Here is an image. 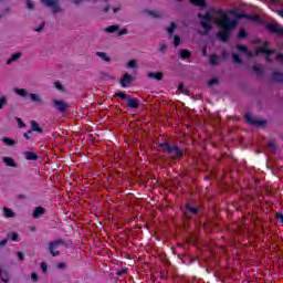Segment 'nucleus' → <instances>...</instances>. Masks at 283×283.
Returning a JSON list of instances; mask_svg holds the SVG:
<instances>
[{"mask_svg":"<svg viewBox=\"0 0 283 283\" xmlns=\"http://www.w3.org/2000/svg\"><path fill=\"white\" fill-rule=\"evenodd\" d=\"M55 87H56V90H59L60 92H65V87H63L60 82H55Z\"/></svg>","mask_w":283,"mask_h":283,"instance_id":"a18cd8bd","label":"nucleus"},{"mask_svg":"<svg viewBox=\"0 0 283 283\" xmlns=\"http://www.w3.org/2000/svg\"><path fill=\"white\" fill-rule=\"evenodd\" d=\"M127 107H129V109H138L140 107V99L138 98H127Z\"/></svg>","mask_w":283,"mask_h":283,"instance_id":"f8f14e48","label":"nucleus"},{"mask_svg":"<svg viewBox=\"0 0 283 283\" xmlns=\"http://www.w3.org/2000/svg\"><path fill=\"white\" fill-rule=\"evenodd\" d=\"M210 65H220V59L216 54L210 55Z\"/></svg>","mask_w":283,"mask_h":283,"instance_id":"bb28decb","label":"nucleus"},{"mask_svg":"<svg viewBox=\"0 0 283 283\" xmlns=\"http://www.w3.org/2000/svg\"><path fill=\"white\" fill-rule=\"evenodd\" d=\"M4 105H8V97L7 96L0 97V109H3Z\"/></svg>","mask_w":283,"mask_h":283,"instance_id":"e433bc0d","label":"nucleus"},{"mask_svg":"<svg viewBox=\"0 0 283 283\" xmlns=\"http://www.w3.org/2000/svg\"><path fill=\"white\" fill-rule=\"evenodd\" d=\"M40 266H41L43 273H48V263L41 262Z\"/></svg>","mask_w":283,"mask_h":283,"instance_id":"79ce46f5","label":"nucleus"},{"mask_svg":"<svg viewBox=\"0 0 283 283\" xmlns=\"http://www.w3.org/2000/svg\"><path fill=\"white\" fill-rule=\"evenodd\" d=\"M14 93L18 94V96H22V98H30V93H28L25 88H14Z\"/></svg>","mask_w":283,"mask_h":283,"instance_id":"a211bd4d","label":"nucleus"},{"mask_svg":"<svg viewBox=\"0 0 283 283\" xmlns=\"http://www.w3.org/2000/svg\"><path fill=\"white\" fill-rule=\"evenodd\" d=\"M19 127H25V123L20 117L17 118Z\"/></svg>","mask_w":283,"mask_h":283,"instance_id":"8fccbe9b","label":"nucleus"},{"mask_svg":"<svg viewBox=\"0 0 283 283\" xmlns=\"http://www.w3.org/2000/svg\"><path fill=\"white\" fill-rule=\"evenodd\" d=\"M24 156L27 160H39V155L34 151H24Z\"/></svg>","mask_w":283,"mask_h":283,"instance_id":"aec40b11","label":"nucleus"},{"mask_svg":"<svg viewBox=\"0 0 283 283\" xmlns=\"http://www.w3.org/2000/svg\"><path fill=\"white\" fill-rule=\"evenodd\" d=\"M158 52H167V44H159Z\"/></svg>","mask_w":283,"mask_h":283,"instance_id":"49530a36","label":"nucleus"},{"mask_svg":"<svg viewBox=\"0 0 283 283\" xmlns=\"http://www.w3.org/2000/svg\"><path fill=\"white\" fill-rule=\"evenodd\" d=\"M232 61L235 65H242V59L238 53H232Z\"/></svg>","mask_w":283,"mask_h":283,"instance_id":"c756f323","label":"nucleus"},{"mask_svg":"<svg viewBox=\"0 0 283 283\" xmlns=\"http://www.w3.org/2000/svg\"><path fill=\"white\" fill-rule=\"evenodd\" d=\"M272 3H274V6H282V3L280 1L282 0H271Z\"/></svg>","mask_w":283,"mask_h":283,"instance_id":"052dcab7","label":"nucleus"},{"mask_svg":"<svg viewBox=\"0 0 283 283\" xmlns=\"http://www.w3.org/2000/svg\"><path fill=\"white\" fill-rule=\"evenodd\" d=\"M96 55L99 56V59L105 61L106 63H109V61H112V59L107 56V53L105 52H97Z\"/></svg>","mask_w":283,"mask_h":283,"instance_id":"c85d7f7f","label":"nucleus"},{"mask_svg":"<svg viewBox=\"0 0 283 283\" xmlns=\"http://www.w3.org/2000/svg\"><path fill=\"white\" fill-rule=\"evenodd\" d=\"M220 82L218 81V78L217 77H213L212 80H210L209 82H208V85H209V87H211L212 85H218Z\"/></svg>","mask_w":283,"mask_h":283,"instance_id":"a19ab883","label":"nucleus"},{"mask_svg":"<svg viewBox=\"0 0 283 283\" xmlns=\"http://www.w3.org/2000/svg\"><path fill=\"white\" fill-rule=\"evenodd\" d=\"M189 2L197 8H208L207 0H189Z\"/></svg>","mask_w":283,"mask_h":283,"instance_id":"dca6fc26","label":"nucleus"},{"mask_svg":"<svg viewBox=\"0 0 283 283\" xmlns=\"http://www.w3.org/2000/svg\"><path fill=\"white\" fill-rule=\"evenodd\" d=\"M216 24L219 28L217 39H219L221 43H227L231 39V32L238 28V20H231L229 15L223 14L216 21Z\"/></svg>","mask_w":283,"mask_h":283,"instance_id":"f257e3e1","label":"nucleus"},{"mask_svg":"<svg viewBox=\"0 0 283 283\" xmlns=\"http://www.w3.org/2000/svg\"><path fill=\"white\" fill-rule=\"evenodd\" d=\"M147 14H149V17H154V19H160V17H163L158 11H147Z\"/></svg>","mask_w":283,"mask_h":283,"instance_id":"c9c22d12","label":"nucleus"},{"mask_svg":"<svg viewBox=\"0 0 283 283\" xmlns=\"http://www.w3.org/2000/svg\"><path fill=\"white\" fill-rule=\"evenodd\" d=\"M21 59V52L13 53L11 57L7 61V65L14 63V61H19Z\"/></svg>","mask_w":283,"mask_h":283,"instance_id":"4be33fe9","label":"nucleus"},{"mask_svg":"<svg viewBox=\"0 0 283 283\" xmlns=\"http://www.w3.org/2000/svg\"><path fill=\"white\" fill-rule=\"evenodd\" d=\"M244 118L248 125H252L253 127H264L266 125V120L260 118H253L251 113H245Z\"/></svg>","mask_w":283,"mask_h":283,"instance_id":"423d86ee","label":"nucleus"},{"mask_svg":"<svg viewBox=\"0 0 283 283\" xmlns=\"http://www.w3.org/2000/svg\"><path fill=\"white\" fill-rule=\"evenodd\" d=\"M148 78H155V81H163V72L148 73Z\"/></svg>","mask_w":283,"mask_h":283,"instance_id":"412c9836","label":"nucleus"},{"mask_svg":"<svg viewBox=\"0 0 283 283\" xmlns=\"http://www.w3.org/2000/svg\"><path fill=\"white\" fill-rule=\"evenodd\" d=\"M67 264L65 262H61L57 264V269H66Z\"/></svg>","mask_w":283,"mask_h":283,"instance_id":"6e6d98bb","label":"nucleus"},{"mask_svg":"<svg viewBox=\"0 0 283 283\" xmlns=\"http://www.w3.org/2000/svg\"><path fill=\"white\" fill-rule=\"evenodd\" d=\"M117 30H120V25L115 24L106 28L105 32H108L109 34H114V32H117Z\"/></svg>","mask_w":283,"mask_h":283,"instance_id":"cd10ccee","label":"nucleus"},{"mask_svg":"<svg viewBox=\"0 0 283 283\" xmlns=\"http://www.w3.org/2000/svg\"><path fill=\"white\" fill-rule=\"evenodd\" d=\"M136 60H130L128 63H127V67L129 70H134V67H136Z\"/></svg>","mask_w":283,"mask_h":283,"instance_id":"ea45409f","label":"nucleus"},{"mask_svg":"<svg viewBox=\"0 0 283 283\" xmlns=\"http://www.w3.org/2000/svg\"><path fill=\"white\" fill-rule=\"evenodd\" d=\"M253 43H262V40H260V38H256L253 40Z\"/></svg>","mask_w":283,"mask_h":283,"instance_id":"0e129e2a","label":"nucleus"},{"mask_svg":"<svg viewBox=\"0 0 283 283\" xmlns=\"http://www.w3.org/2000/svg\"><path fill=\"white\" fill-rule=\"evenodd\" d=\"M10 240H11L12 242H19V233L12 232V233L10 234Z\"/></svg>","mask_w":283,"mask_h":283,"instance_id":"4c0bfd02","label":"nucleus"},{"mask_svg":"<svg viewBox=\"0 0 283 283\" xmlns=\"http://www.w3.org/2000/svg\"><path fill=\"white\" fill-rule=\"evenodd\" d=\"M200 34L206 35V34H208V32L207 31H202V32H200Z\"/></svg>","mask_w":283,"mask_h":283,"instance_id":"774afa93","label":"nucleus"},{"mask_svg":"<svg viewBox=\"0 0 283 283\" xmlns=\"http://www.w3.org/2000/svg\"><path fill=\"white\" fill-rule=\"evenodd\" d=\"M8 244V239H3L2 241H0V249L1 247H6Z\"/></svg>","mask_w":283,"mask_h":283,"instance_id":"13d9d810","label":"nucleus"},{"mask_svg":"<svg viewBox=\"0 0 283 283\" xmlns=\"http://www.w3.org/2000/svg\"><path fill=\"white\" fill-rule=\"evenodd\" d=\"M53 107L60 113V114H67L70 109V104H67L63 99H53Z\"/></svg>","mask_w":283,"mask_h":283,"instance_id":"0eeeda50","label":"nucleus"},{"mask_svg":"<svg viewBox=\"0 0 283 283\" xmlns=\"http://www.w3.org/2000/svg\"><path fill=\"white\" fill-rule=\"evenodd\" d=\"M276 220H279V222H281V224H283V214H282V212L276 214Z\"/></svg>","mask_w":283,"mask_h":283,"instance_id":"3c124183","label":"nucleus"},{"mask_svg":"<svg viewBox=\"0 0 283 283\" xmlns=\"http://www.w3.org/2000/svg\"><path fill=\"white\" fill-rule=\"evenodd\" d=\"M32 282H39V275L36 273L31 274Z\"/></svg>","mask_w":283,"mask_h":283,"instance_id":"09e8293b","label":"nucleus"},{"mask_svg":"<svg viewBox=\"0 0 283 283\" xmlns=\"http://www.w3.org/2000/svg\"><path fill=\"white\" fill-rule=\"evenodd\" d=\"M29 96H30L32 103H41V101H42L41 96L38 94L31 93V94H29Z\"/></svg>","mask_w":283,"mask_h":283,"instance_id":"72a5a7b5","label":"nucleus"},{"mask_svg":"<svg viewBox=\"0 0 283 283\" xmlns=\"http://www.w3.org/2000/svg\"><path fill=\"white\" fill-rule=\"evenodd\" d=\"M2 143H4V145H7L8 147H13V145H17V140L9 137H3Z\"/></svg>","mask_w":283,"mask_h":283,"instance_id":"a878e982","label":"nucleus"},{"mask_svg":"<svg viewBox=\"0 0 283 283\" xmlns=\"http://www.w3.org/2000/svg\"><path fill=\"white\" fill-rule=\"evenodd\" d=\"M277 59H283V55H282V53H277Z\"/></svg>","mask_w":283,"mask_h":283,"instance_id":"69168bd1","label":"nucleus"},{"mask_svg":"<svg viewBox=\"0 0 283 283\" xmlns=\"http://www.w3.org/2000/svg\"><path fill=\"white\" fill-rule=\"evenodd\" d=\"M3 212L6 218H14V212L10 208L4 207Z\"/></svg>","mask_w":283,"mask_h":283,"instance_id":"473e14b6","label":"nucleus"},{"mask_svg":"<svg viewBox=\"0 0 283 283\" xmlns=\"http://www.w3.org/2000/svg\"><path fill=\"white\" fill-rule=\"evenodd\" d=\"M272 80L275 82V83H283V73H280L277 71H273L272 72Z\"/></svg>","mask_w":283,"mask_h":283,"instance_id":"f3484780","label":"nucleus"},{"mask_svg":"<svg viewBox=\"0 0 283 283\" xmlns=\"http://www.w3.org/2000/svg\"><path fill=\"white\" fill-rule=\"evenodd\" d=\"M237 50L241 52L242 54H245V56H249L250 59H253V52L249 51V48L242 44H237Z\"/></svg>","mask_w":283,"mask_h":283,"instance_id":"4468645a","label":"nucleus"},{"mask_svg":"<svg viewBox=\"0 0 283 283\" xmlns=\"http://www.w3.org/2000/svg\"><path fill=\"white\" fill-rule=\"evenodd\" d=\"M237 19H249L250 21H260L259 15L247 14V13H235Z\"/></svg>","mask_w":283,"mask_h":283,"instance_id":"2eb2a0df","label":"nucleus"},{"mask_svg":"<svg viewBox=\"0 0 283 283\" xmlns=\"http://www.w3.org/2000/svg\"><path fill=\"white\" fill-rule=\"evenodd\" d=\"M41 2L48 8H51L54 14H59V12H61V7H59L56 0H41Z\"/></svg>","mask_w":283,"mask_h":283,"instance_id":"9d476101","label":"nucleus"},{"mask_svg":"<svg viewBox=\"0 0 283 283\" xmlns=\"http://www.w3.org/2000/svg\"><path fill=\"white\" fill-rule=\"evenodd\" d=\"M30 134H32V130H28L27 133L23 134V137L27 139V140H30Z\"/></svg>","mask_w":283,"mask_h":283,"instance_id":"864d4df0","label":"nucleus"},{"mask_svg":"<svg viewBox=\"0 0 283 283\" xmlns=\"http://www.w3.org/2000/svg\"><path fill=\"white\" fill-rule=\"evenodd\" d=\"M17 255L21 262L25 260V254H23V252H18Z\"/></svg>","mask_w":283,"mask_h":283,"instance_id":"de8ad7c7","label":"nucleus"},{"mask_svg":"<svg viewBox=\"0 0 283 283\" xmlns=\"http://www.w3.org/2000/svg\"><path fill=\"white\" fill-rule=\"evenodd\" d=\"M179 56L182 59V61H187V59H191V51L181 50Z\"/></svg>","mask_w":283,"mask_h":283,"instance_id":"b1692460","label":"nucleus"},{"mask_svg":"<svg viewBox=\"0 0 283 283\" xmlns=\"http://www.w3.org/2000/svg\"><path fill=\"white\" fill-rule=\"evenodd\" d=\"M31 130L38 132V134H43V128L38 124L36 120H31Z\"/></svg>","mask_w":283,"mask_h":283,"instance_id":"6ab92c4d","label":"nucleus"},{"mask_svg":"<svg viewBox=\"0 0 283 283\" xmlns=\"http://www.w3.org/2000/svg\"><path fill=\"white\" fill-rule=\"evenodd\" d=\"M252 72H254V74H258V76H264V70L260 65H253Z\"/></svg>","mask_w":283,"mask_h":283,"instance_id":"393cba45","label":"nucleus"},{"mask_svg":"<svg viewBox=\"0 0 283 283\" xmlns=\"http://www.w3.org/2000/svg\"><path fill=\"white\" fill-rule=\"evenodd\" d=\"M198 19H203V21H200V25L203 28V30H213V25L211 24L213 21V15L211 12H207L206 14L199 12Z\"/></svg>","mask_w":283,"mask_h":283,"instance_id":"20e7f679","label":"nucleus"},{"mask_svg":"<svg viewBox=\"0 0 283 283\" xmlns=\"http://www.w3.org/2000/svg\"><path fill=\"white\" fill-rule=\"evenodd\" d=\"M265 30H268L270 34H276L277 36H283V28H280V24L266 23Z\"/></svg>","mask_w":283,"mask_h":283,"instance_id":"1a4fd4ad","label":"nucleus"},{"mask_svg":"<svg viewBox=\"0 0 283 283\" xmlns=\"http://www.w3.org/2000/svg\"><path fill=\"white\" fill-rule=\"evenodd\" d=\"M2 160L7 165V167H17V163H14V159H12V157H3Z\"/></svg>","mask_w":283,"mask_h":283,"instance_id":"5701e85b","label":"nucleus"},{"mask_svg":"<svg viewBox=\"0 0 283 283\" xmlns=\"http://www.w3.org/2000/svg\"><path fill=\"white\" fill-rule=\"evenodd\" d=\"M158 147H160V149H166V154L172 156V160H178V158H182V156H185V150H182L180 146L170 145L169 143L165 142L158 144Z\"/></svg>","mask_w":283,"mask_h":283,"instance_id":"f03ea898","label":"nucleus"},{"mask_svg":"<svg viewBox=\"0 0 283 283\" xmlns=\"http://www.w3.org/2000/svg\"><path fill=\"white\" fill-rule=\"evenodd\" d=\"M45 208L43 207H36L34 210H33V213H32V218L34 220H39V218L45 216Z\"/></svg>","mask_w":283,"mask_h":283,"instance_id":"ddd939ff","label":"nucleus"},{"mask_svg":"<svg viewBox=\"0 0 283 283\" xmlns=\"http://www.w3.org/2000/svg\"><path fill=\"white\" fill-rule=\"evenodd\" d=\"M60 247H65V239L60 238L49 242L48 250L53 258H59V255H61V251L56 250Z\"/></svg>","mask_w":283,"mask_h":283,"instance_id":"7ed1b4c3","label":"nucleus"},{"mask_svg":"<svg viewBox=\"0 0 283 283\" xmlns=\"http://www.w3.org/2000/svg\"><path fill=\"white\" fill-rule=\"evenodd\" d=\"M109 10V7L104 8V12H107Z\"/></svg>","mask_w":283,"mask_h":283,"instance_id":"338daca9","label":"nucleus"},{"mask_svg":"<svg viewBox=\"0 0 283 283\" xmlns=\"http://www.w3.org/2000/svg\"><path fill=\"white\" fill-rule=\"evenodd\" d=\"M202 56H207V46L202 49Z\"/></svg>","mask_w":283,"mask_h":283,"instance_id":"680f3d73","label":"nucleus"},{"mask_svg":"<svg viewBox=\"0 0 283 283\" xmlns=\"http://www.w3.org/2000/svg\"><path fill=\"white\" fill-rule=\"evenodd\" d=\"M127 32H129L127 29H122L118 32V36H124V34H127Z\"/></svg>","mask_w":283,"mask_h":283,"instance_id":"603ef678","label":"nucleus"},{"mask_svg":"<svg viewBox=\"0 0 283 283\" xmlns=\"http://www.w3.org/2000/svg\"><path fill=\"white\" fill-rule=\"evenodd\" d=\"M45 28V22H42L38 29H35V32H41Z\"/></svg>","mask_w":283,"mask_h":283,"instance_id":"5fc2aeb1","label":"nucleus"},{"mask_svg":"<svg viewBox=\"0 0 283 283\" xmlns=\"http://www.w3.org/2000/svg\"><path fill=\"white\" fill-rule=\"evenodd\" d=\"M198 213H200V207H196L193 203H186V218H193V216H198Z\"/></svg>","mask_w":283,"mask_h":283,"instance_id":"6e6552de","label":"nucleus"},{"mask_svg":"<svg viewBox=\"0 0 283 283\" xmlns=\"http://www.w3.org/2000/svg\"><path fill=\"white\" fill-rule=\"evenodd\" d=\"M115 98H122V101H127V98H129V96H127V94L123 93V92H117L114 93Z\"/></svg>","mask_w":283,"mask_h":283,"instance_id":"f704fd0d","label":"nucleus"},{"mask_svg":"<svg viewBox=\"0 0 283 283\" xmlns=\"http://www.w3.org/2000/svg\"><path fill=\"white\" fill-rule=\"evenodd\" d=\"M268 147H269L270 149H277V146H275V143H273V142H270L269 145H268Z\"/></svg>","mask_w":283,"mask_h":283,"instance_id":"4d7b16f0","label":"nucleus"},{"mask_svg":"<svg viewBox=\"0 0 283 283\" xmlns=\"http://www.w3.org/2000/svg\"><path fill=\"white\" fill-rule=\"evenodd\" d=\"M27 8L29 10H34V2H32V0H27Z\"/></svg>","mask_w":283,"mask_h":283,"instance_id":"37998d69","label":"nucleus"},{"mask_svg":"<svg viewBox=\"0 0 283 283\" xmlns=\"http://www.w3.org/2000/svg\"><path fill=\"white\" fill-rule=\"evenodd\" d=\"M260 54H264V56H273L275 50L269 49V42L265 41L261 46L256 48L254 56H260Z\"/></svg>","mask_w":283,"mask_h":283,"instance_id":"39448f33","label":"nucleus"},{"mask_svg":"<svg viewBox=\"0 0 283 283\" xmlns=\"http://www.w3.org/2000/svg\"><path fill=\"white\" fill-rule=\"evenodd\" d=\"M174 45L175 48H178V45H180V38L178 36V34L174 35Z\"/></svg>","mask_w":283,"mask_h":283,"instance_id":"58836bf2","label":"nucleus"},{"mask_svg":"<svg viewBox=\"0 0 283 283\" xmlns=\"http://www.w3.org/2000/svg\"><path fill=\"white\" fill-rule=\"evenodd\" d=\"M176 30V22H171L170 27L167 29L168 38L171 39L174 36V31Z\"/></svg>","mask_w":283,"mask_h":283,"instance_id":"2f4dec72","label":"nucleus"},{"mask_svg":"<svg viewBox=\"0 0 283 283\" xmlns=\"http://www.w3.org/2000/svg\"><path fill=\"white\" fill-rule=\"evenodd\" d=\"M125 273H127V268H123L122 270L116 271V275H118V276L125 275Z\"/></svg>","mask_w":283,"mask_h":283,"instance_id":"c03bdc74","label":"nucleus"},{"mask_svg":"<svg viewBox=\"0 0 283 283\" xmlns=\"http://www.w3.org/2000/svg\"><path fill=\"white\" fill-rule=\"evenodd\" d=\"M247 36H249V33H247V30L245 29H241L239 31V33L237 34V39H239L240 41L242 39H247Z\"/></svg>","mask_w":283,"mask_h":283,"instance_id":"7c9ffc66","label":"nucleus"},{"mask_svg":"<svg viewBox=\"0 0 283 283\" xmlns=\"http://www.w3.org/2000/svg\"><path fill=\"white\" fill-rule=\"evenodd\" d=\"M132 83H134V76L129 75V73H125L119 80V85L124 88L132 85Z\"/></svg>","mask_w":283,"mask_h":283,"instance_id":"9b49d317","label":"nucleus"},{"mask_svg":"<svg viewBox=\"0 0 283 283\" xmlns=\"http://www.w3.org/2000/svg\"><path fill=\"white\" fill-rule=\"evenodd\" d=\"M266 63H273V60L269 56L265 57Z\"/></svg>","mask_w":283,"mask_h":283,"instance_id":"e2e57ef3","label":"nucleus"},{"mask_svg":"<svg viewBox=\"0 0 283 283\" xmlns=\"http://www.w3.org/2000/svg\"><path fill=\"white\" fill-rule=\"evenodd\" d=\"M178 91L179 92H185V84L179 83Z\"/></svg>","mask_w":283,"mask_h":283,"instance_id":"bf43d9fd","label":"nucleus"}]
</instances>
